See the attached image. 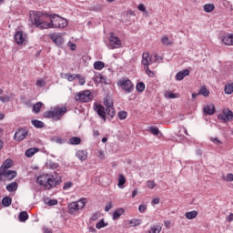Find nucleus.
Listing matches in <instances>:
<instances>
[{"instance_id":"58","label":"nucleus","mask_w":233,"mask_h":233,"mask_svg":"<svg viewBox=\"0 0 233 233\" xmlns=\"http://www.w3.org/2000/svg\"><path fill=\"white\" fill-rule=\"evenodd\" d=\"M97 219H99V215L97 213L93 214L90 218L91 221H97Z\"/></svg>"},{"instance_id":"22","label":"nucleus","mask_w":233,"mask_h":233,"mask_svg":"<svg viewBox=\"0 0 233 233\" xmlns=\"http://www.w3.org/2000/svg\"><path fill=\"white\" fill-rule=\"evenodd\" d=\"M198 211L197 210H192L185 213V218L187 219H196L198 218Z\"/></svg>"},{"instance_id":"24","label":"nucleus","mask_w":233,"mask_h":233,"mask_svg":"<svg viewBox=\"0 0 233 233\" xmlns=\"http://www.w3.org/2000/svg\"><path fill=\"white\" fill-rule=\"evenodd\" d=\"M39 152V148L37 147H31L25 151L26 157H32L34 154H37Z\"/></svg>"},{"instance_id":"20","label":"nucleus","mask_w":233,"mask_h":233,"mask_svg":"<svg viewBox=\"0 0 233 233\" xmlns=\"http://www.w3.org/2000/svg\"><path fill=\"white\" fill-rule=\"evenodd\" d=\"M123 214H125V209L123 208H117L113 212L112 218L116 221V219H119Z\"/></svg>"},{"instance_id":"18","label":"nucleus","mask_w":233,"mask_h":233,"mask_svg":"<svg viewBox=\"0 0 233 233\" xmlns=\"http://www.w3.org/2000/svg\"><path fill=\"white\" fill-rule=\"evenodd\" d=\"M76 156L79 159V161H86L88 157V151L85 149L78 150L76 151Z\"/></svg>"},{"instance_id":"41","label":"nucleus","mask_w":233,"mask_h":233,"mask_svg":"<svg viewBox=\"0 0 233 233\" xmlns=\"http://www.w3.org/2000/svg\"><path fill=\"white\" fill-rule=\"evenodd\" d=\"M45 204L49 205V207H54L57 205V199H46Z\"/></svg>"},{"instance_id":"16","label":"nucleus","mask_w":233,"mask_h":233,"mask_svg":"<svg viewBox=\"0 0 233 233\" xmlns=\"http://www.w3.org/2000/svg\"><path fill=\"white\" fill-rule=\"evenodd\" d=\"M93 80L95 81V83H101L102 85H108V82L106 81V77L99 73H95Z\"/></svg>"},{"instance_id":"38","label":"nucleus","mask_w":233,"mask_h":233,"mask_svg":"<svg viewBox=\"0 0 233 233\" xmlns=\"http://www.w3.org/2000/svg\"><path fill=\"white\" fill-rule=\"evenodd\" d=\"M165 97H167V99H176L177 98V94L167 91L165 93Z\"/></svg>"},{"instance_id":"34","label":"nucleus","mask_w":233,"mask_h":233,"mask_svg":"<svg viewBox=\"0 0 233 233\" xmlns=\"http://www.w3.org/2000/svg\"><path fill=\"white\" fill-rule=\"evenodd\" d=\"M19 219L22 222H25L28 219V213L26 211H22L19 213Z\"/></svg>"},{"instance_id":"48","label":"nucleus","mask_w":233,"mask_h":233,"mask_svg":"<svg viewBox=\"0 0 233 233\" xmlns=\"http://www.w3.org/2000/svg\"><path fill=\"white\" fill-rule=\"evenodd\" d=\"M222 179H223V181H226L227 183H230L233 181V176H223Z\"/></svg>"},{"instance_id":"15","label":"nucleus","mask_w":233,"mask_h":233,"mask_svg":"<svg viewBox=\"0 0 233 233\" xmlns=\"http://www.w3.org/2000/svg\"><path fill=\"white\" fill-rule=\"evenodd\" d=\"M221 41L228 46H233V34H227L221 37Z\"/></svg>"},{"instance_id":"50","label":"nucleus","mask_w":233,"mask_h":233,"mask_svg":"<svg viewBox=\"0 0 233 233\" xmlns=\"http://www.w3.org/2000/svg\"><path fill=\"white\" fill-rule=\"evenodd\" d=\"M150 132L153 134V136H158L159 135V129L157 127H150Z\"/></svg>"},{"instance_id":"23","label":"nucleus","mask_w":233,"mask_h":233,"mask_svg":"<svg viewBox=\"0 0 233 233\" xmlns=\"http://www.w3.org/2000/svg\"><path fill=\"white\" fill-rule=\"evenodd\" d=\"M224 92L227 94V96H230L233 94V83H228L226 84L224 87Z\"/></svg>"},{"instance_id":"3","label":"nucleus","mask_w":233,"mask_h":233,"mask_svg":"<svg viewBox=\"0 0 233 233\" xmlns=\"http://www.w3.org/2000/svg\"><path fill=\"white\" fill-rule=\"evenodd\" d=\"M36 182L41 187H44L49 190V188H52L61 183V177L52 176L50 177H47L46 176H39L36 178Z\"/></svg>"},{"instance_id":"61","label":"nucleus","mask_w":233,"mask_h":233,"mask_svg":"<svg viewBox=\"0 0 233 233\" xmlns=\"http://www.w3.org/2000/svg\"><path fill=\"white\" fill-rule=\"evenodd\" d=\"M110 208H112V203H109V204H107V205L105 207L106 212H108V211L110 210Z\"/></svg>"},{"instance_id":"49","label":"nucleus","mask_w":233,"mask_h":233,"mask_svg":"<svg viewBox=\"0 0 233 233\" xmlns=\"http://www.w3.org/2000/svg\"><path fill=\"white\" fill-rule=\"evenodd\" d=\"M147 210V204H141L138 206V211L143 214Z\"/></svg>"},{"instance_id":"59","label":"nucleus","mask_w":233,"mask_h":233,"mask_svg":"<svg viewBox=\"0 0 233 233\" xmlns=\"http://www.w3.org/2000/svg\"><path fill=\"white\" fill-rule=\"evenodd\" d=\"M228 223H232L233 221V213H229V215L226 218Z\"/></svg>"},{"instance_id":"32","label":"nucleus","mask_w":233,"mask_h":233,"mask_svg":"<svg viewBox=\"0 0 233 233\" xmlns=\"http://www.w3.org/2000/svg\"><path fill=\"white\" fill-rule=\"evenodd\" d=\"M2 205L4 207H10L12 205V198L10 197H5L2 199Z\"/></svg>"},{"instance_id":"19","label":"nucleus","mask_w":233,"mask_h":233,"mask_svg":"<svg viewBox=\"0 0 233 233\" xmlns=\"http://www.w3.org/2000/svg\"><path fill=\"white\" fill-rule=\"evenodd\" d=\"M187 76H190V71L188 69H184L176 75V79L177 81H183Z\"/></svg>"},{"instance_id":"45","label":"nucleus","mask_w":233,"mask_h":233,"mask_svg":"<svg viewBox=\"0 0 233 233\" xmlns=\"http://www.w3.org/2000/svg\"><path fill=\"white\" fill-rule=\"evenodd\" d=\"M72 187H74V183L68 181V182H66V183L64 184L63 188H64V190H68V188H72Z\"/></svg>"},{"instance_id":"27","label":"nucleus","mask_w":233,"mask_h":233,"mask_svg":"<svg viewBox=\"0 0 233 233\" xmlns=\"http://www.w3.org/2000/svg\"><path fill=\"white\" fill-rule=\"evenodd\" d=\"M64 77L65 79H67V81H74V79H77V77H79V75L77 74H68V73H66L64 74Z\"/></svg>"},{"instance_id":"8","label":"nucleus","mask_w":233,"mask_h":233,"mask_svg":"<svg viewBox=\"0 0 233 233\" xmlns=\"http://www.w3.org/2000/svg\"><path fill=\"white\" fill-rule=\"evenodd\" d=\"M75 99L80 103H88V101H92V92L90 90L80 91L76 94Z\"/></svg>"},{"instance_id":"40","label":"nucleus","mask_w":233,"mask_h":233,"mask_svg":"<svg viewBox=\"0 0 233 233\" xmlns=\"http://www.w3.org/2000/svg\"><path fill=\"white\" fill-rule=\"evenodd\" d=\"M129 223L131 224V227H139V225H141V220L137 218H133L129 220Z\"/></svg>"},{"instance_id":"28","label":"nucleus","mask_w":233,"mask_h":233,"mask_svg":"<svg viewBox=\"0 0 233 233\" xmlns=\"http://www.w3.org/2000/svg\"><path fill=\"white\" fill-rule=\"evenodd\" d=\"M69 145H81V137H72L69 139Z\"/></svg>"},{"instance_id":"13","label":"nucleus","mask_w":233,"mask_h":233,"mask_svg":"<svg viewBox=\"0 0 233 233\" xmlns=\"http://www.w3.org/2000/svg\"><path fill=\"white\" fill-rule=\"evenodd\" d=\"M50 39L57 46H61L63 43H65V39L63 38V35L57 33H54L49 35Z\"/></svg>"},{"instance_id":"63","label":"nucleus","mask_w":233,"mask_h":233,"mask_svg":"<svg viewBox=\"0 0 233 233\" xmlns=\"http://www.w3.org/2000/svg\"><path fill=\"white\" fill-rule=\"evenodd\" d=\"M127 15H136V14H134V12L132 10H129L127 12Z\"/></svg>"},{"instance_id":"6","label":"nucleus","mask_w":233,"mask_h":233,"mask_svg":"<svg viewBox=\"0 0 233 233\" xmlns=\"http://www.w3.org/2000/svg\"><path fill=\"white\" fill-rule=\"evenodd\" d=\"M117 87L121 88L126 94H132L134 91V84L128 78H122L117 81Z\"/></svg>"},{"instance_id":"35","label":"nucleus","mask_w":233,"mask_h":233,"mask_svg":"<svg viewBox=\"0 0 233 233\" xmlns=\"http://www.w3.org/2000/svg\"><path fill=\"white\" fill-rule=\"evenodd\" d=\"M41 106H43V103H41V102H37L36 104H35L33 106L34 112H35V114H39V112L41 110Z\"/></svg>"},{"instance_id":"30","label":"nucleus","mask_w":233,"mask_h":233,"mask_svg":"<svg viewBox=\"0 0 233 233\" xmlns=\"http://www.w3.org/2000/svg\"><path fill=\"white\" fill-rule=\"evenodd\" d=\"M95 70H103L105 68V63L102 61H96L94 63Z\"/></svg>"},{"instance_id":"7","label":"nucleus","mask_w":233,"mask_h":233,"mask_svg":"<svg viewBox=\"0 0 233 233\" xmlns=\"http://www.w3.org/2000/svg\"><path fill=\"white\" fill-rule=\"evenodd\" d=\"M12 164V159H6L0 167V176H17V172L8 169Z\"/></svg>"},{"instance_id":"29","label":"nucleus","mask_w":233,"mask_h":233,"mask_svg":"<svg viewBox=\"0 0 233 233\" xmlns=\"http://www.w3.org/2000/svg\"><path fill=\"white\" fill-rule=\"evenodd\" d=\"M198 94L200 96H204V97H208V96L210 95V91H208V89H207L206 86H202L199 91Z\"/></svg>"},{"instance_id":"42","label":"nucleus","mask_w":233,"mask_h":233,"mask_svg":"<svg viewBox=\"0 0 233 233\" xmlns=\"http://www.w3.org/2000/svg\"><path fill=\"white\" fill-rule=\"evenodd\" d=\"M11 99H12V96H10L2 95L0 96V101H2V103H8V101H10Z\"/></svg>"},{"instance_id":"53","label":"nucleus","mask_w":233,"mask_h":233,"mask_svg":"<svg viewBox=\"0 0 233 233\" xmlns=\"http://www.w3.org/2000/svg\"><path fill=\"white\" fill-rule=\"evenodd\" d=\"M45 85H46V82H45V80L43 79H39L36 81V86H45Z\"/></svg>"},{"instance_id":"60","label":"nucleus","mask_w":233,"mask_h":233,"mask_svg":"<svg viewBox=\"0 0 233 233\" xmlns=\"http://www.w3.org/2000/svg\"><path fill=\"white\" fill-rule=\"evenodd\" d=\"M98 157L99 159H105V151L103 150L98 151Z\"/></svg>"},{"instance_id":"52","label":"nucleus","mask_w":233,"mask_h":233,"mask_svg":"<svg viewBox=\"0 0 233 233\" xmlns=\"http://www.w3.org/2000/svg\"><path fill=\"white\" fill-rule=\"evenodd\" d=\"M147 186L148 188H156V182L152 181V180H149L147 182Z\"/></svg>"},{"instance_id":"47","label":"nucleus","mask_w":233,"mask_h":233,"mask_svg":"<svg viewBox=\"0 0 233 233\" xmlns=\"http://www.w3.org/2000/svg\"><path fill=\"white\" fill-rule=\"evenodd\" d=\"M76 79H78L79 81V85L81 86H83V85H85L86 83V80L85 79V77L81 76V75H78V76L76 77Z\"/></svg>"},{"instance_id":"56","label":"nucleus","mask_w":233,"mask_h":233,"mask_svg":"<svg viewBox=\"0 0 233 233\" xmlns=\"http://www.w3.org/2000/svg\"><path fill=\"white\" fill-rule=\"evenodd\" d=\"M137 9L140 12H147V8L145 7V5H143V4H139L138 6H137Z\"/></svg>"},{"instance_id":"62","label":"nucleus","mask_w":233,"mask_h":233,"mask_svg":"<svg viewBox=\"0 0 233 233\" xmlns=\"http://www.w3.org/2000/svg\"><path fill=\"white\" fill-rule=\"evenodd\" d=\"M93 136H95V137H97V136H99V131L98 130H94L93 131Z\"/></svg>"},{"instance_id":"9","label":"nucleus","mask_w":233,"mask_h":233,"mask_svg":"<svg viewBox=\"0 0 233 233\" xmlns=\"http://www.w3.org/2000/svg\"><path fill=\"white\" fill-rule=\"evenodd\" d=\"M157 61V55H151L148 53H143L142 55V65L144 66H150V65H154Z\"/></svg>"},{"instance_id":"37","label":"nucleus","mask_w":233,"mask_h":233,"mask_svg":"<svg viewBox=\"0 0 233 233\" xmlns=\"http://www.w3.org/2000/svg\"><path fill=\"white\" fill-rule=\"evenodd\" d=\"M105 227H108L107 223H105V220L102 219L100 220L98 223H96V228H97L98 230H100V228H105Z\"/></svg>"},{"instance_id":"55","label":"nucleus","mask_w":233,"mask_h":233,"mask_svg":"<svg viewBox=\"0 0 233 233\" xmlns=\"http://www.w3.org/2000/svg\"><path fill=\"white\" fill-rule=\"evenodd\" d=\"M54 141H55V143H57L58 145H63V143H65V139L59 138V137L54 138Z\"/></svg>"},{"instance_id":"21","label":"nucleus","mask_w":233,"mask_h":233,"mask_svg":"<svg viewBox=\"0 0 233 233\" xmlns=\"http://www.w3.org/2000/svg\"><path fill=\"white\" fill-rule=\"evenodd\" d=\"M96 179L100 181L102 187H108V185H110L111 183L110 178H108V177H96Z\"/></svg>"},{"instance_id":"31","label":"nucleus","mask_w":233,"mask_h":233,"mask_svg":"<svg viewBox=\"0 0 233 233\" xmlns=\"http://www.w3.org/2000/svg\"><path fill=\"white\" fill-rule=\"evenodd\" d=\"M127 183V178H125V176H120L118 177V184L117 187L120 188H125V184Z\"/></svg>"},{"instance_id":"36","label":"nucleus","mask_w":233,"mask_h":233,"mask_svg":"<svg viewBox=\"0 0 233 233\" xmlns=\"http://www.w3.org/2000/svg\"><path fill=\"white\" fill-rule=\"evenodd\" d=\"M32 125L35 127V128H43V127H45V124L39 120H33Z\"/></svg>"},{"instance_id":"5","label":"nucleus","mask_w":233,"mask_h":233,"mask_svg":"<svg viewBox=\"0 0 233 233\" xmlns=\"http://www.w3.org/2000/svg\"><path fill=\"white\" fill-rule=\"evenodd\" d=\"M88 203L86 198H83L76 202H71L68 204V213L75 214L78 210L85 208V206Z\"/></svg>"},{"instance_id":"43","label":"nucleus","mask_w":233,"mask_h":233,"mask_svg":"<svg viewBox=\"0 0 233 233\" xmlns=\"http://www.w3.org/2000/svg\"><path fill=\"white\" fill-rule=\"evenodd\" d=\"M136 88H137V92H144V90H145V84L143 82H139L137 85Z\"/></svg>"},{"instance_id":"10","label":"nucleus","mask_w":233,"mask_h":233,"mask_svg":"<svg viewBox=\"0 0 233 233\" xmlns=\"http://www.w3.org/2000/svg\"><path fill=\"white\" fill-rule=\"evenodd\" d=\"M218 119L224 123H228V121H233V112L228 108H225L222 114L218 115Z\"/></svg>"},{"instance_id":"54","label":"nucleus","mask_w":233,"mask_h":233,"mask_svg":"<svg viewBox=\"0 0 233 233\" xmlns=\"http://www.w3.org/2000/svg\"><path fill=\"white\" fill-rule=\"evenodd\" d=\"M67 46H69L70 50L74 51L77 48V46H76V44L72 43V42H69L67 44Z\"/></svg>"},{"instance_id":"14","label":"nucleus","mask_w":233,"mask_h":233,"mask_svg":"<svg viewBox=\"0 0 233 233\" xmlns=\"http://www.w3.org/2000/svg\"><path fill=\"white\" fill-rule=\"evenodd\" d=\"M26 136H28V131H26L25 129H18L15 133V141H23V139H25Z\"/></svg>"},{"instance_id":"64","label":"nucleus","mask_w":233,"mask_h":233,"mask_svg":"<svg viewBox=\"0 0 233 233\" xmlns=\"http://www.w3.org/2000/svg\"><path fill=\"white\" fill-rule=\"evenodd\" d=\"M137 196V189H135L132 193V198H136Z\"/></svg>"},{"instance_id":"51","label":"nucleus","mask_w":233,"mask_h":233,"mask_svg":"<svg viewBox=\"0 0 233 233\" xmlns=\"http://www.w3.org/2000/svg\"><path fill=\"white\" fill-rule=\"evenodd\" d=\"M210 141L215 145H222V142L219 140L218 137H210Z\"/></svg>"},{"instance_id":"26","label":"nucleus","mask_w":233,"mask_h":233,"mask_svg":"<svg viewBox=\"0 0 233 233\" xmlns=\"http://www.w3.org/2000/svg\"><path fill=\"white\" fill-rule=\"evenodd\" d=\"M214 8H216L214 4H206L204 5V12H206L207 14H210V12L214 11Z\"/></svg>"},{"instance_id":"44","label":"nucleus","mask_w":233,"mask_h":233,"mask_svg":"<svg viewBox=\"0 0 233 233\" xmlns=\"http://www.w3.org/2000/svg\"><path fill=\"white\" fill-rule=\"evenodd\" d=\"M117 116L119 119L123 120L127 117V116H128V114L126 111H119Z\"/></svg>"},{"instance_id":"12","label":"nucleus","mask_w":233,"mask_h":233,"mask_svg":"<svg viewBox=\"0 0 233 233\" xmlns=\"http://www.w3.org/2000/svg\"><path fill=\"white\" fill-rule=\"evenodd\" d=\"M26 35L23 31H18L15 34V41L16 45H26Z\"/></svg>"},{"instance_id":"25","label":"nucleus","mask_w":233,"mask_h":233,"mask_svg":"<svg viewBox=\"0 0 233 233\" xmlns=\"http://www.w3.org/2000/svg\"><path fill=\"white\" fill-rule=\"evenodd\" d=\"M6 190L8 192H15L17 190V182H12L6 186Z\"/></svg>"},{"instance_id":"1","label":"nucleus","mask_w":233,"mask_h":233,"mask_svg":"<svg viewBox=\"0 0 233 233\" xmlns=\"http://www.w3.org/2000/svg\"><path fill=\"white\" fill-rule=\"evenodd\" d=\"M33 25L40 30H47L48 28H66L68 22L66 19L57 15H48L37 12L31 16Z\"/></svg>"},{"instance_id":"33","label":"nucleus","mask_w":233,"mask_h":233,"mask_svg":"<svg viewBox=\"0 0 233 233\" xmlns=\"http://www.w3.org/2000/svg\"><path fill=\"white\" fill-rule=\"evenodd\" d=\"M161 43L164 44L166 46H170V45H172V40H170L168 36L165 35L162 36Z\"/></svg>"},{"instance_id":"57","label":"nucleus","mask_w":233,"mask_h":233,"mask_svg":"<svg viewBox=\"0 0 233 233\" xmlns=\"http://www.w3.org/2000/svg\"><path fill=\"white\" fill-rule=\"evenodd\" d=\"M159 198H154L151 201V205H159Z\"/></svg>"},{"instance_id":"46","label":"nucleus","mask_w":233,"mask_h":233,"mask_svg":"<svg viewBox=\"0 0 233 233\" xmlns=\"http://www.w3.org/2000/svg\"><path fill=\"white\" fill-rule=\"evenodd\" d=\"M144 70H145L146 74H147V76H149V77H154V72L151 71L148 66H145Z\"/></svg>"},{"instance_id":"4","label":"nucleus","mask_w":233,"mask_h":233,"mask_svg":"<svg viewBox=\"0 0 233 233\" xmlns=\"http://www.w3.org/2000/svg\"><path fill=\"white\" fill-rule=\"evenodd\" d=\"M66 114V107L56 106L53 110L46 111L44 113V117L55 119V121H59L63 116Z\"/></svg>"},{"instance_id":"11","label":"nucleus","mask_w":233,"mask_h":233,"mask_svg":"<svg viewBox=\"0 0 233 233\" xmlns=\"http://www.w3.org/2000/svg\"><path fill=\"white\" fill-rule=\"evenodd\" d=\"M108 48L114 50V48H121V41L119 37L115 36L114 33L110 34Z\"/></svg>"},{"instance_id":"2","label":"nucleus","mask_w":233,"mask_h":233,"mask_svg":"<svg viewBox=\"0 0 233 233\" xmlns=\"http://www.w3.org/2000/svg\"><path fill=\"white\" fill-rule=\"evenodd\" d=\"M104 105L106 106L105 110V106L99 104L94 105V110L96 114L101 117L104 123H106V114L110 116V117H114L116 116V110L114 109V101L112 98L106 97L104 99Z\"/></svg>"},{"instance_id":"39","label":"nucleus","mask_w":233,"mask_h":233,"mask_svg":"<svg viewBox=\"0 0 233 233\" xmlns=\"http://www.w3.org/2000/svg\"><path fill=\"white\" fill-rule=\"evenodd\" d=\"M160 232H161V227L159 226H152L148 230V233H160Z\"/></svg>"},{"instance_id":"17","label":"nucleus","mask_w":233,"mask_h":233,"mask_svg":"<svg viewBox=\"0 0 233 233\" xmlns=\"http://www.w3.org/2000/svg\"><path fill=\"white\" fill-rule=\"evenodd\" d=\"M204 114H207L208 116H214L216 112V106L214 104H209L203 108Z\"/></svg>"}]
</instances>
